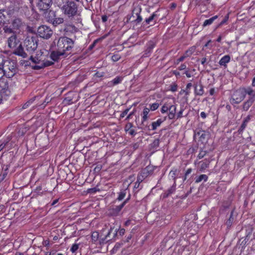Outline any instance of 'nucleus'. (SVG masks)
Here are the masks:
<instances>
[{"label":"nucleus","instance_id":"ea45409f","mask_svg":"<svg viewBox=\"0 0 255 255\" xmlns=\"http://www.w3.org/2000/svg\"><path fill=\"white\" fill-rule=\"evenodd\" d=\"M159 140L158 139H155L150 144V147L152 149H156L159 146Z\"/></svg>","mask_w":255,"mask_h":255},{"label":"nucleus","instance_id":"5701e85b","mask_svg":"<svg viewBox=\"0 0 255 255\" xmlns=\"http://www.w3.org/2000/svg\"><path fill=\"white\" fill-rule=\"evenodd\" d=\"M251 116L248 115L244 120L243 122L240 126V128L238 129V132L240 134L242 133L247 126L248 123L251 120Z\"/></svg>","mask_w":255,"mask_h":255},{"label":"nucleus","instance_id":"e2e57ef3","mask_svg":"<svg viewBox=\"0 0 255 255\" xmlns=\"http://www.w3.org/2000/svg\"><path fill=\"white\" fill-rule=\"evenodd\" d=\"M102 20L103 22H105L108 20V16L106 15H102Z\"/></svg>","mask_w":255,"mask_h":255},{"label":"nucleus","instance_id":"bf43d9fd","mask_svg":"<svg viewBox=\"0 0 255 255\" xmlns=\"http://www.w3.org/2000/svg\"><path fill=\"white\" fill-rule=\"evenodd\" d=\"M215 88H212L211 89H210V90H209V94L211 96H213L215 94Z\"/></svg>","mask_w":255,"mask_h":255},{"label":"nucleus","instance_id":"9b49d317","mask_svg":"<svg viewBox=\"0 0 255 255\" xmlns=\"http://www.w3.org/2000/svg\"><path fill=\"white\" fill-rule=\"evenodd\" d=\"M37 34L44 39H49L52 35V30L46 25H41L37 29Z\"/></svg>","mask_w":255,"mask_h":255},{"label":"nucleus","instance_id":"39448f33","mask_svg":"<svg viewBox=\"0 0 255 255\" xmlns=\"http://www.w3.org/2000/svg\"><path fill=\"white\" fill-rule=\"evenodd\" d=\"M63 13L68 17H73L78 12V7L76 3L73 1H68L62 7Z\"/></svg>","mask_w":255,"mask_h":255},{"label":"nucleus","instance_id":"a19ab883","mask_svg":"<svg viewBox=\"0 0 255 255\" xmlns=\"http://www.w3.org/2000/svg\"><path fill=\"white\" fill-rule=\"evenodd\" d=\"M9 140L10 138L8 137L5 140H4L3 141H0V151H1L7 145Z\"/></svg>","mask_w":255,"mask_h":255},{"label":"nucleus","instance_id":"2f4dec72","mask_svg":"<svg viewBox=\"0 0 255 255\" xmlns=\"http://www.w3.org/2000/svg\"><path fill=\"white\" fill-rule=\"evenodd\" d=\"M154 46V43L153 41H149L147 44V47L145 50V54L150 53Z\"/></svg>","mask_w":255,"mask_h":255},{"label":"nucleus","instance_id":"423d86ee","mask_svg":"<svg viewBox=\"0 0 255 255\" xmlns=\"http://www.w3.org/2000/svg\"><path fill=\"white\" fill-rule=\"evenodd\" d=\"M38 40L36 37L28 36L26 38L24 42V46L26 52L28 54H31L37 48Z\"/></svg>","mask_w":255,"mask_h":255},{"label":"nucleus","instance_id":"680f3d73","mask_svg":"<svg viewBox=\"0 0 255 255\" xmlns=\"http://www.w3.org/2000/svg\"><path fill=\"white\" fill-rule=\"evenodd\" d=\"M200 116L202 119H205L207 117V114L204 112H202L200 113Z\"/></svg>","mask_w":255,"mask_h":255},{"label":"nucleus","instance_id":"f3484780","mask_svg":"<svg viewBox=\"0 0 255 255\" xmlns=\"http://www.w3.org/2000/svg\"><path fill=\"white\" fill-rule=\"evenodd\" d=\"M52 4V0H39L37 7L40 10L45 11L48 9Z\"/></svg>","mask_w":255,"mask_h":255},{"label":"nucleus","instance_id":"9d476101","mask_svg":"<svg viewBox=\"0 0 255 255\" xmlns=\"http://www.w3.org/2000/svg\"><path fill=\"white\" fill-rule=\"evenodd\" d=\"M245 93L243 92L242 88H240L234 92L232 95L230 99V102L232 104H239L242 102L244 99Z\"/></svg>","mask_w":255,"mask_h":255},{"label":"nucleus","instance_id":"1a4fd4ad","mask_svg":"<svg viewBox=\"0 0 255 255\" xmlns=\"http://www.w3.org/2000/svg\"><path fill=\"white\" fill-rule=\"evenodd\" d=\"M113 229L111 228L107 235L104 238H100L99 233L98 232H93L91 235L92 241L94 244H97L99 243L100 245L107 243L110 239L108 240L110 235L113 231Z\"/></svg>","mask_w":255,"mask_h":255},{"label":"nucleus","instance_id":"2eb2a0df","mask_svg":"<svg viewBox=\"0 0 255 255\" xmlns=\"http://www.w3.org/2000/svg\"><path fill=\"white\" fill-rule=\"evenodd\" d=\"M10 94L8 83L4 79H0V94L8 96Z\"/></svg>","mask_w":255,"mask_h":255},{"label":"nucleus","instance_id":"8fccbe9b","mask_svg":"<svg viewBox=\"0 0 255 255\" xmlns=\"http://www.w3.org/2000/svg\"><path fill=\"white\" fill-rule=\"evenodd\" d=\"M5 76V73L3 69L0 66V79H3L2 77Z\"/></svg>","mask_w":255,"mask_h":255},{"label":"nucleus","instance_id":"a18cd8bd","mask_svg":"<svg viewBox=\"0 0 255 255\" xmlns=\"http://www.w3.org/2000/svg\"><path fill=\"white\" fill-rule=\"evenodd\" d=\"M188 52L189 51H186V52H185V53L181 56L180 57H179L178 59H177V61L178 62H181V61H183L186 57H187L188 56H189V55H188Z\"/></svg>","mask_w":255,"mask_h":255},{"label":"nucleus","instance_id":"4468645a","mask_svg":"<svg viewBox=\"0 0 255 255\" xmlns=\"http://www.w3.org/2000/svg\"><path fill=\"white\" fill-rule=\"evenodd\" d=\"M66 57H67V56L64 52L57 50L56 47H55V50L52 51L50 55V59L55 62H58L60 59L65 58Z\"/></svg>","mask_w":255,"mask_h":255},{"label":"nucleus","instance_id":"20e7f679","mask_svg":"<svg viewBox=\"0 0 255 255\" xmlns=\"http://www.w3.org/2000/svg\"><path fill=\"white\" fill-rule=\"evenodd\" d=\"M74 41L67 37H60L56 42L55 47L57 50L64 52L67 56L70 53L68 52L73 47Z\"/></svg>","mask_w":255,"mask_h":255},{"label":"nucleus","instance_id":"473e14b6","mask_svg":"<svg viewBox=\"0 0 255 255\" xmlns=\"http://www.w3.org/2000/svg\"><path fill=\"white\" fill-rule=\"evenodd\" d=\"M150 109L147 108H144L142 112V125H144V122L146 121L148 119V114L149 112Z\"/></svg>","mask_w":255,"mask_h":255},{"label":"nucleus","instance_id":"6ab92c4d","mask_svg":"<svg viewBox=\"0 0 255 255\" xmlns=\"http://www.w3.org/2000/svg\"><path fill=\"white\" fill-rule=\"evenodd\" d=\"M128 199L129 198L127 199L122 204L119 206H116L110 208L109 210V214L113 216H117Z\"/></svg>","mask_w":255,"mask_h":255},{"label":"nucleus","instance_id":"6e6d98bb","mask_svg":"<svg viewBox=\"0 0 255 255\" xmlns=\"http://www.w3.org/2000/svg\"><path fill=\"white\" fill-rule=\"evenodd\" d=\"M192 171V169L191 168L187 169L185 174V178H186L187 176L191 173Z\"/></svg>","mask_w":255,"mask_h":255},{"label":"nucleus","instance_id":"338daca9","mask_svg":"<svg viewBox=\"0 0 255 255\" xmlns=\"http://www.w3.org/2000/svg\"><path fill=\"white\" fill-rule=\"evenodd\" d=\"M49 244V242L48 240H45L43 242V245L44 246H48Z\"/></svg>","mask_w":255,"mask_h":255},{"label":"nucleus","instance_id":"774afa93","mask_svg":"<svg viewBox=\"0 0 255 255\" xmlns=\"http://www.w3.org/2000/svg\"><path fill=\"white\" fill-rule=\"evenodd\" d=\"M206 61H207V59H206V58L204 57L202 59L201 63L202 65H204L206 63Z\"/></svg>","mask_w":255,"mask_h":255},{"label":"nucleus","instance_id":"ddd939ff","mask_svg":"<svg viewBox=\"0 0 255 255\" xmlns=\"http://www.w3.org/2000/svg\"><path fill=\"white\" fill-rule=\"evenodd\" d=\"M210 162L211 160L209 158H205L199 161L196 159L194 161V164L197 166L198 170L202 172L209 167Z\"/></svg>","mask_w":255,"mask_h":255},{"label":"nucleus","instance_id":"393cba45","mask_svg":"<svg viewBox=\"0 0 255 255\" xmlns=\"http://www.w3.org/2000/svg\"><path fill=\"white\" fill-rule=\"evenodd\" d=\"M235 211V208L234 207L231 211V213H230V216H229V218L227 220L225 224L226 225H227V227L228 228H230L234 221V212Z\"/></svg>","mask_w":255,"mask_h":255},{"label":"nucleus","instance_id":"4c0bfd02","mask_svg":"<svg viewBox=\"0 0 255 255\" xmlns=\"http://www.w3.org/2000/svg\"><path fill=\"white\" fill-rule=\"evenodd\" d=\"M175 114V106L171 107L170 109L169 114L168 115L169 118L172 119L174 118Z\"/></svg>","mask_w":255,"mask_h":255},{"label":"nucleus","instance_id":"5fc2aeb1","mask_svg":"<svg viewBox=\"0 0 255 255\" xmlns=\"http://www.w3.org/2000/svg\"><path fill=\"white\" fill-rule=\"evenodd\" d=\"M192 85L191 83H188L186 85L185 89H184V90H186V91H188L190 92V89L191 87H192Z\"/></svg>","mask_w":255,"mask_h":255},{"label":"nucleus","instance_id":"f704fd0d","mask_svg":"<svg viewBox=\"0 0 255 255\" xmlns=\"http://www.w3.org/2000/svg\"><path fill=\"white\" fill-rule=\"evenodd\" d=\"M149 174V167H146L143 170H142L141 172L138 174L141 176L143 179L146 177Z\"/></svg>","mask_w":255,"mask_h":255},{"label":"nucleus","instance_id":"bb28decb","mask_svg":"<svg viewBox=\"0 0 255 255\" xmlns=\"http://www.w3.org/2000/svg\"><path fill=\"white\" fill-rule=\"evenodd\" d=\"M204 87L202 84H200L198 86H195L194 94L195 95L202 96L204 94Z\"/></svg>","mask_w":255,"mask_h":255},{"label":"nucleus","instance_id":"4d7b16f0","mask_svg":"<svg viewBox=\"0 0 255 255\" xmlns=\"http://www.w3.org/2000/svg\"><path fill=\"white\" fill-rule=\"evenodd\" d=\"M186 65L185 64H183L182 65H181V66H180L179 67H178V69L179 70H185L186 69Z\"/></svg>","mask_w":255,"mask_h":255},{"label":"nucleus","instance_id":"aec40b11","mask_svg":"<svg viewBox=\"0 0 255 255\" xmlns=\"http://www.w3.org/2000/svg\"><path fill=\"white\" fill-rule=\"evenodd\" d=\"M174 175H175V171L172 170L170 172V175L173 178L174 184L170 187V188L168 189L164 193L162 194L163 198H167L175 192V187L174 186V184L175 183V177L174 176Z\"/></svg>","mask_w":255,"mask_h":255},{"label":"nucleus","instance_id":"49530a36","mask_svg":"<svg viewBox=\"0 0 255 255\" xmlns=\"http://www.w3.org/2000/svg\"><path fill=\"white\" fill-rule=\"evenodd\" d=\"M150 110L151 111H155V110L157 109V108L159 107V104L157 103H153L150 105Z\"/></svg>","mask_w":255,"mask_h":255},{"label":"nucleus","instance_id":"864d4df0","mask_svg":"<svg viewBox=\"0 0 255 255\" xmlns=\"http://www.w3.org/2000/svg\"><path fill=\"white\" fill-rule=\"evenodd\" d=\"M41 190H42V187L41 186H38V187H36V188L35 189V192L38 194H41L42 193V192H41Z\"/></svg>","mask_w":255,"mask_h":255},{"label":"nucleus","instance_id":"0eeeda50","mask_svg":"<svg viewBox=\"0 0 255 255\" xmlns=\"http://www.w3.org/2000/svg\"><path fill=\"white\" fill-rule=\"evenodd\" d=\"M14 11L12 10L8 9H0V29L5 26H9L8 24L9 23V18L11 17Z\"/></svg>","mask_w":255,"mask_h":255},{"label":"nucleus","instance_id":"6e6552de","mask_svg":"<svg viewBox=\"0 0 255 255\" xmlns=\"http://www.w3.org/2000/svg\"><path fill=\"white\" fill-rule=\"evenodd\" d=\"M141 10L140 8H134L131 15L127 16L126 22H133L136 24L139 23L142 20V18L140 15Z\"/></svg>","mask_w":255,"mask_h":255},{"label":"nucleus","instance_id":"69168bd1","mask_svg":"<svg viewBox=\"0 0 255 255\" xmlns=\"http://www.w3.org/2000/svg\"><path fill=\"white\" fill-rule=\"evenodd\" d=\"M184 74H185L188 78H190L191 76L190 73L188 70H185Z\"/></svg>","mask_w":255,"mask_h":255},{"label":"nucleus","instance_id":"c9c22d12","mask_svg":"<svg viewBox=\"0 0 255 255\" xmlns=\"http://www.w3.org/2000/svg\"><path fill=\"white\" fill-rule=\"evenodd\" d=\"M173 106H174V105H170L168 104H165L162 106L161 110V112L162 113H164L167 112L168 111H169L171 107H173Z\"/></svg>","mask_w":255,"mask_h":255},{"label":"nucleus","instance_id":"de8ad7c7","mask_svg":"<svg viewBox=\"0 0 255 255\" xmlns=\"http://www.w3.org/2000/svg\"><path fill=\"white\" fill-rule=\"evenodd\" d=\"M121 58V56L119 54H115L112 56V59L113 61H118Z\"/></svg>","mask_w":255,"mask_h":255},{"label":"nucleus","instance_id":"c756f323","mask_svg":"<svg viewBox=\"0 0 255 255\" xmlns=\"http://www.w3.org/2000/svg\"><path fill=\"white\" fill-rule=\"evenodd\" d=\"M56 15V11L51 10H50L46 16L47 21L51 23Z\"/></svg>","mask_w":255,"mask_h":255},{"label":"nucleus","instance_id":"f03ea898","mask_svg":"<svg viewBox=\"0 0 255 255\" xmlns=\"http://www.w3.org/2000/svg\"><path fill=\"white\" fill-rule=\"evenodd\" d=\"M2 68L3 69L5 76L8 78H11L18 71L16 62L6 57L3 62Z\"/></svg>","mask_w":255,"mask_h":255},{"label":"nucleus","instance_id":"c03bdc74","mask_svg":"<svg viewBox=\"0 0 255 255\" xmlns=\"http://www.w3.org/2000/svg\"><path fill=\"white\" fill-rule=\"evenodd\" d=\"M126 194V192L125 190L122 191L120 192L119 197H118V200L119 201L123 200Z\"/></svg>","mask_w":255,"mask_h":255},{"label":"nucleus","instance_id":"09e8293b","mask_svg":"<svg viewBox=\"0 0 255 255\" xmlns=\"http://www.w3.org/2000/svg\"><path fill=\"white\" fill-rule=\"evenodd\" d=\"M129 110V109H127L124 111H123L120 115V118H123L124 117H125V116L128 114Z\"/></svg>","mask_w":255,"mask_h":255},{"label":"nucleus","instance_id":"c85d7f7f","mask_svg":"<svg viewBox=\"0 0 255 255\" xmlns=\"http://www.w3.org/2000/svg\"><path fill=\"white\" fill-rule=\"evenodd\" d=\"M208 179V176L206 174H201L199 176H197L195 177L194 180L196 183H198L203 181L204 182L207 181Z\"/></svg>","mask_w":255,"mask_h":255},{"label":"nucleus","instance_id":"a878e982","mask_svg":"<svg viewBox=\"0 0 255 255\" xmlns=\"http://www.w3.org/2000/svg\"><path fill=\"white\" fill-rule=\"evenodd\" d=\"M133 126V125L131 123H128L125 128V130L126 132H128L129 134L134 136L136 134L135 131L132 129V127Z\"/></svg>","mask_w":255,"mask_h":255},{"label":"nucleus","instance_id":"f8f14e48","mask_svg":"<svg viewBox=\"0 0 255 255\" xmlns=\"http://www.w3.org/2000/svg\"><path fill=\"white\" fill-rule=\"evenodd\" d=\"M194 137L198 136V142L202 144H206L209 138V133L205 130H200L198 131H195L194 133Z\"/></svg>","mask_w":255,"mask_h":255},{"label":"nucleus","instance_id":"13d9d810","mask_svg":"<svg viewBox=\"0 0 255 255\" xmlns=\"http://www.w3.org/2000/svg\"><path fill=\"white\" fill-rule=\"evenodd\" d=\"M143 179H144L142 177H141V176L138 175L137 181L136 182H138L139 183H140Z\"/></svg>","mask_w":255,"mask_h":255},{"label":"nucleus","instance_id":"f257e3e1","mask_svg":"<svg viewBox=\"0 0 255 255\" xmlns=\"http://www.w3.org/2000/svg\"><path fill=\"white\" fill-rule=\"evenodd\" d=\"M4 33L5 36L11 34L7 38V45L11 49H15L13 54L21 56L23 58L27 57V54L24 51L23 48L21 44L17 47L20 41L17 38L16 32L14 31L10 26H5L4 28Z\"/></svg>","mask_w":255,"mask_h":255},{"label":"nucleus","instance_id":"4be33fe9","mask_svg":"<svg viewBox=\"0 0 255 255\" xmlns=\"http://www.w3.org/2000/svg\"><path fill=\"white\" fill-rule=\"evenodd\" d=\"M255 99L254 97H250L248 100L245 102L243 105V110L247 111L254 103Z\"/></svg>","mask_w":255,"mask_h":255},{"label":"nucleus","instance_id":"603ef678","mask_svg":"<svg viewBox=\"0 0 255 255\" xmlns=\"http://www.w3.org/2000/svg\"><path fill=\"white\" fill-rule=\"evenodd\" d=\"M5 58V57L4 55L2 54H0V66L1 67Z\"/></svg>","mask_w":255,"mask_h":255},{"label":"nucleus","instance_id":"e433bc0d","mask_svg":"<svg viewBox=\"0 0 255 255\" xmlns=\"http://www.w3.org/2000/svg\"><path fill=\"white\" fill-rule=\"evenodd\" d=\"M157 15L154 13H152L151 16H150L148 18H146L145 20V22L146 24H149L151 22L155 19V17H156Z\"/></svg>","mask_w":255,"mask_h":255},{"label":"nucleus","instance_id":"dca6fc26","mask_svg":"<svg viewBox=\"0 0 255 255\" xmlns=\"http://www.w3.org/2000/svg\"><path fill=\"white\" fill-rule=\"evenodd\" d=\"M11 28L14 31H15L14 30H19L24 26V23L21 18L15 17L11 20Z\"/></svg>","mask_w":255,"mask_h":255},{"label":"nucleus","instance_id":"72a5a7b5","mask_svg":"<svg viewBox=\"0 0 255 255\" xmlns=\"http://www.w3.org/2000/svg\"><path fill=\"white\" fill-rule=\"evenodd\" d=\"M64 19L62 17H57V16L55 17L54 19L52 21L51 23L55 26L61 24L63 22Z\"/></svg>","mask_w":255,"mask_h":255},{"label":"nucleus","instance_id":"58836bf2","mask_svg":"<svg viewBox=\"0 0 255 255\" xmlns=\"http://www.w3.org/2000/svg\"><path fill=\"white\" fill-rule=\"evenodd\" d=\"M161 119H158L157 121L152 123V129L155 130L158 127H159L162 123Z\"/></svg>","mask_w":255,"mask_h":255},{"label":"nucleus","instance_id":"37998d69","mask_svg":"<svg viewBox=\"0 0 255 255\" xmlns=\"http://www.w3.org/2000/svg\"><path fill=\"white\" fill-rule=\"evenodd\" d=\"M79 243H76L73 244L70 249V251L73 253H75L79 249Z\"/></svg>","mask_w":255,"mask_h":255},{"label":"nucleus","instance_id":"052dcab7","mask_svg":"<svg viewBox=\"0 0 255 255\" xmlns=\"http://www.w3.org/2000/svg\"><path fill=\"white\" fill-rule=\"evenodd\" d=\"M31 104H30V102H27L26 103H25L23 106H22V109H26L28 107V106L30 105Z\"/></svg>","mask_w":255,"mask_h":255},{"label":"nucleus","instance_id":"7ed1b4c3","mask_svg":"<svg viewBox=\"0 0 255 255\" xmlns=\"http://www.w3.org/2000/svg\"><path fill=\"white\" fill-rule=\"evenodd\" d=\"M29 59L35 64V65L33 67L34 69H40L54 64L53 61L46 59L45 56L43 55L41 52L37 54L35 57L31 55Z\"/></svg>","mask_w":255,"mask_h":255},{"label":"nucleus","instance_id":"7c9ffc66","mask_svg":"<svg viewBox=\"0 0 255 255\" xmlns=\"http://www.w3.org/2000/svg\"><path fill=\"white\" fill-rule=\"evenodd\" d=\"M218 17V15H215V16L211 17L209 19L205 20L203 24V26L206 27L208 25H210L212 24L213 23V22L216 19H217Z\"/></svg>","mask_w":255,"mask_h":255},{"label":"nucleus","instance_id":"412c9836","mask_svg":"<svg viewBox=\"0 0 255 255\" xmlns=\"http://www.w3.org/2000/svg\"><path fill=\"white\" fill-rule=\"evenodd\" d=\"M231 59V56L229 55H224L220 60L219 64L220 66L226 68L227 67V64L230 62Z\"/></svg>","mask_w":255,"mask_h":255},{"label":"nucleus","instance_id":"a211bd4d","mask_svg":"<svg viewBox=\"0 0 255 255\" xmlns=\"http://www.w3.org/2000/svg\"><path fill=\"white\" fill-rule=\"evenodd\" d=\"M189 93L190 92L188 91L181 90L178 95V102L182 104L187 103Z\"/></svg>","mask_w":255,"mask_h":255},{"label":"nucleus","instance_id":"cd10ccee","mask_svg":"<svg viewBox=\"0 0 255 255\" xmlns=\"http://www.w3.org/2000/svg\"><path fill=\"white\" fill-rule=\"evenodd\" d=\"M243 92L245 93V97L247 94L251 96V97H254L255 98V91H254L251 87H248L247 88H242Z\"/></svg>","mask_w":255,"mask_h":255},{"label":"nucleus","instance_id":"b1692460","mask_svg":"<svg viewBox=\"0 0 255 255\" xmlns=\"http://www.w3.org/2000/svg\"><path fill=\"white\" fill-rule=\"evenodd\" d=\"M123 77L122 76H117L113 80L108 83V86L110 87L117 85L122 82Z\"/></svg>","mask_w":255,"mask_h":255},{"label":"nucleus","instance_id":"0e129e2a","mask_svg":"<svg viewBox=\"0 0 255 255\" xmlns=\"http://www.w3.org/2000/svg\"><path fill=\"white\" fill-rule=\"evenodd\" d=\"M125 233V230L124 229H121L119 231V234L120 236H123Z\"/></svg>","mask_w":255,"mask_h":255},{"label":"nucleus","instance_id":"79ce46f5","mask_svg":"<svg viewBox=\"0 0 255 255\" xmlns=\"http://www.w3.org/2000/svg\"><path fill=\"white\" fill-rule=\"evenodd\" d=\"M207 151L203 150L201 149L200 151V152L197 156V160L198 159H202L203 157H204L205 156V155L207 154Z\"/></svg>","mask_w":255,"mask_h":255},{"label":"nucleus","instance_id":"3c124183","mask_svg":"<svg viewBox=\"0 0 255 255\" xmlns=\"http://www.w3.org/2000/svg\"><path fill=\"white\" fill-rule=\"evenodd\" d=\"M104 75V73L103 72L100 73V72H97L95 74L94 76L97 78H101V77H103Z\"/></svg>","mask_w":255,"mask_h":255}]
</instances>
